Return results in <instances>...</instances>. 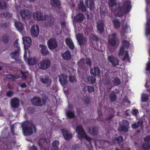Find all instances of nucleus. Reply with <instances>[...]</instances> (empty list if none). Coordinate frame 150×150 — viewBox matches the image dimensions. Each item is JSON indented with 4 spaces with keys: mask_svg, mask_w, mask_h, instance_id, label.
Instances as JSON below:
<instances>
[{
    "mask_svg": "<svg viewBox=\"0 0 150 150\" xmlns=\"http://www.w3.org/2000/svg\"><path fill=\"white\" fill-rule=\"evenodd\" d=\"M129 43L127 41L124 40L122 41V45L121 47H122L124 48L128 49L130 46Z\"/></svg>",
    "mask_w": 150,
    "mask_h": 150,
    "instance_id": "obj_38",
    "label": "nucleus"
},
{
    "mask_svg": "<svg viewBox=\"0 0 150 150\" xmlns=\"http://www.w3.org/2000/svg\"><path fill=\"white\" fill-rule=\"evenodd\" d=\"M112 22L116 28H119L120 27V23L117 19L112 20Z\"/></svg>",
    "mask_w": 150,
    "mask_h": 150,
    "instance_id": "obj_37",
    "label": "nucleus"
},
{
    "mask_svg": "<svg viewBox=\"0 0 150 150\" xmlns=\"http://www.w3.org/2000/svg\"><path fill=\"white\" fill-rule=\"evenodd\" d=\"M84 18L83 15L81 13H79L74 17V21L78 23H81L83 21Z\"/></svg>",
    "mask_w": 150,
    "mask_h": 150,
    "instance_id": "obj_19",
    "label": "nucleus"
},
{
    "mask_svg": "<svg viewBox=\"0 0 150 150\" xmlns=\"http://www.w3.org/2000/svg\"><path fill=\"white\" fill-rule=\"evenodd\" d=\"M76 130V132H78V134L81 136V138L82 139L84 138L87 141L91 142V138L88 137L85 133L81 125L77 126Z\"/></svg>",
    "mask_w": 150,
    "mask_h": 150,
    "instance_id": "obj_4",
    "label": "nucleus"
},
{
    "mask_svg": "<svg viewBox=\"0 0 150 150\" xmlns=\"http://www.w3.org/2000/svg\"><path fill=\"white\" fill-rule=\"evenodd\" d=\"M143 124V122L142 121H139L137 123H135L133 124L132 127V128L136 129L139 126H142Z\"/></svg>",
    "mask_w": 150,
    "mask_h": 150,
    "instance_id": "obj_44",
    "label": "nucleus"
},
{
    "mask_svg": "<svg viewBox=\"0 0 150 150\" xmlns=\"http://www.w3.org/2000/svg\"><path fill=\"white\" fill-rule=\"evenodd\" d=\"M125 49L122 47H121L119 52L118 53V55L119 56L123 55L125 53Z\"/></svg>",
    "mask_w": 150,
    "mask_h": 150,
    "instance_id": "obj_49",
    "label": "nucleus"
},
{
    "mask_svg": "<svg viewBox=\"0 0 150 150\" xmlns=\"http://www.w3.org/2000/svg\"><path fill=\"white\" fill-rule=\"evenodd\" d=\"M146 35H150V20L147 21L146 30Z\"/></svg>",
    "mask_w": 150,
    "mask_h": 150,
    "instance_id": "obj_42",
    "label": "nucleus"
},
{
    "mask_svg": "<svg viewBox=\"0 0 150 150\" xmlns=\"http://www.w3.org/2000/svg\"><path fill=\"white\" fill-rule=\"evenodd\" d=\"M59 142L57 140H55L53 142L52 144V150H59L58 145H59Z\"/></svg>",
    "mask_w": 150,
    "mask_h": 150,
    "instance_id": "obj_32",
    "label": "nucleus"
},
{
    "mask_svg": "<svg viewBox=\"0 0 150 150\" xmlns=\"http://www.w3.org/2000/svg\"><path fill=\"white\" fill-rule=\"evenodd\" d=\"M112 82L116 86L119 85L121 83L120 79L117 77L114 79V80L112 81Z\"/></svg>",
    "mask_w": 150,
    "mask_h": 150,
    "instance_id": "obj_45",
    "label": "nucleus"
},
{
    "mask_svg": "<svg viewBox=\"0 0 150 150\" xmlns=\"http://www.w3.org/2000/svg\"><path fill=\"white\" fill-rule=\"evenodd\" d=\"M117 36V34L116 33L108 35V43L109 45L115 48L117 47L118 39Z\"/></svg>",
    "mask_w": 150,
    "mask_h": 150,
    "instance_id": "obj_3",
    "label": "nucleus"
},
{
    "mask_svg": "<svg viewBox=\"0 0 150 150\" xmlns=\"http://www.w3.org/2000/svg\"><path fill=\"white\" fill-rule=\"evenodd\" d=\"M28 112L30 114H33L35 110V108L33 107H29L27 108Z\"/></svg>",
    "mask_w": 150,
    "mask_h": 150,
    "instance_id": "obj_51",
    "label": "nucleus"
},
{
    "mask_svg": "<svg viewBox=\"0 0 150 150\" xmlns=\"http://www.w3.org/2000/svg\"><path fill=\"white\" fill-rule=\"evenodd\" d=\"M83 101L85 104L87 105L89 104L90 103V99L89 97L87 96L84 98L83 100Z\"/></svg>",
    "mask_w": 150,
    "mask_h": 150,
    "instance_id": "obj_55",
    "label": "nucleus"
},
{
    "mask_svg": "<svg viewBox=\"0 0 150 150\" xmlns=\"http://www.w3.org/2000/svg\"><path fill=\"white\" fill-rule=\"evenodd\" d=\"M110 98L111 101L114 102L117 98V96L114 93H112L110 95Z\"/></svg>",
    "mask_w": 150,
    "mask_h": 150,
    "instance_id": "obj_46",
    "label": "nucleus"
},
{
    "mask_svg": "<svg viewBox=\"0 0 150 150\" xmlns=\"http://www.w3.org/2000/svg\"><path fill=\"white\" fill-rule=\"evenodd\" d=\"M22 38L23 44L24 45L25 51H26L27 52H28L29 55H30L31 52L29 50H28V49L31 45L32 40L31 38L28 37H23Z\"/></svg>",
    "mask_w": 150,
    "mask_h": 150,
    "instance_id": "obj_6",
    "label": "nucleus"
},
{
    "mask_svg": "<svg viewBox=\"0 0 150 150\" xmlns=\"http://www.w3.org/2000/svg\"><path fill=\"white\" fill-rule=\"evenodd\" d=\"M32 104L36 106H42L43 104L42 103L41 98L39 97L35 96L31 100Z\"/></svg>",
    "mask_w": 150,
    "mask_h": 150,
    "instance_id": "obj_11",
    "label": "nucleus"
},
{
    "mask_svg": "<svg viewBox=\"0 0 150 150\" xmlns=\"http://www.w3.org/2000/svg\"><path fill=\"white\" fill-rule=\"evenodd\" d=\"M40 81L43 84L45 85L47 87L50 86L52 84V81L48 77L40 78Z\"/></svg>",
    "mask_w": 150,
    "mask_h": 150,
    "instance_id": "obj_14",
    "label": "nucleus"
},
{
    "mask_svg": "<svg viewBox=\"0 0 150 150\" xmlns=\"http://www.w3.org/2000/svg\"><path fill=\"white\" fill-rule=\"evenodd\" d=\"M87 89L88 92L90 93L93 92L94 91V87L92 86H87Z\"/></svg>",
    "mask_w": 150,
    "mask_h": 150,
    "instance_id": "obj_50",
    "label": "nucleus"
},
{
    "mask_svg": "<svg viewBox=\"0 0 150 150\" xmlns=\"http://www.w3.org/2000/svg\"><path fill=\"white\" fill-rule=\"evenodd\" d=\"M90 73L94 76H98L100 74V69L97 67H94L91 70Z\"/></svg>",
    "mask_w": 150,
    "mask_h": 150,
    "instance_id": "obj_27",
    "label": "nucleus"
},
{
    "mask_svg": "<svg viewBox=\"0 0 150 150\" xmlns=\"http://www.w3.org/2000/svg\"><path fill=\"white\" fill-rule=\"evenodd\" d=\"M85 3L87 7L91 10L95 7V4L93 0H86Z\"/></svg>",
    "mask_w": 150,
    "mask_h": 150,
    "instance_id": "obj_21",
    "label": "nucleus"
},
{
    "mask_svg": "<svg viewBox=\"0 0 150 150\" xmlns=\"http://www.w3.org/2000/svg\"><path fill=\"white\" fill-rule=\"evenodd\" d=\"M79 8L83 11H86V8L84 6L83 2V1L80 2L79 5Z\"/></svg>",
    "mask_w": 150,
    "mask_h": 150,
    "instance_id": "obj_41",
    "label": "nucleus"
},
{
    "mask_svg": "<svg viewBox=\"0 0 150 150\" xmlns=\"http://www.w3.org/2000/svg\"><path fill=\"white\" fill-rule=\"evenodd\" d=\"M92 39L95 42H98L99 41L98 38L96 36L94 35H93Z\"/></svg>",
    "mask_w": 150,
    "mask_h": 150,
    "instance_id": "obj_63",
    "label": "nucleus"
},
{
    "mask_svg": "<svg viewBox=\"0 0 150 150\" xmlns=\"http://www.w3.org/2000/svg\"><path fill=\"white\" fill-rule=\"evenodd\" d=\"M51 64V61L48 59H45L41 61L38 64L39 68L45 70L50 67Z\"/></svg>",
    "mask_w": 150,
    "mask_h": 150,
    "instance_id": "obj_5",
    "label": "nucleus"
},
{
    "mask_svg": "<svg viewBox=\"0 0 150 150\" xmlns=\"http://www.w3.org/2000/svg\"><path fill=\"white\" fill-rule=\"evenodd\" d=\"M128 130V128L127 127H124L121 125L118 129V130L119 132H127Z\"/></svg>",
    "mask_w": 150,
    "mask_h": 150,
    "instance_id": "obj_43",
    "label": "nucleus"
},
{
    "mask_svg": "<svg viewBox=\"0 0 150 150\" xmlns=\"http://www.w3.org/2000/svg\"><path fill=\"white\" fill-rule=\"evenodd\" d=\"M27 52L26 51L24 52V59L27 64L30 65H33L37 64L38 62V59L35 57L29 58L28 59L27 57Z\"/></svg>",
    "mask_w": 150,
    "mask_h": 150,
    "instance_id": "obj_9",
    "label": "nucleus"
},
{
    "mask_svg": "<svg viewBox=\"0 0 150 150\" xmlns=\"http://www.w3.org/2000/svg\"><path fill=\"white\" fill-rule=\"evenodd\" d=\"M20 73L22 75L21 78L23 80H25L27 79L29 75V73L28 71H22V70L20 71Z\"/></svg>",
    "mask_w": 150,
    "mask_h": 150,
    "instance_id": "obj_34",
    "label": "nucleus"
},
{
    "mask_svg": "<svg viewBox=\"0 0 150 150\" xmlns=\"http://www.w3.org/2000/svg\"><path fill=\"white\" fill-rule=\"evenodd\" d=\"M63 58L66 60H69L71 57V54L69 51H66L62 54Z\"/></svg>",
    "mask_w": 150,
    "mask_h": 150,
    "instance_id": "obj_28",
    "label": "nucleus"
},
{
    "mask_svg": "<svg viewBox=\"0 0 150 150\" xmlns=\"http://www.w3.org/2000/svg\"><path fill=\"white\" fill-rule=\"evenodd\" d=\"M88 132L92 135L95 136L98 134V130L96 127H89L88 128Z\"/></svg>",
    "mask_w": 150,
    "mask_h": 150,
    "instance_id": "obj_26",
    "label": "nucleus"
},
{
    "mask_svg": "<svg viewBox=\"0 0 150 150\" xmlns=\"http://www.w3.org/2000/svg\"><path fill=\"white\" fill-rule=\"evenodd\" d=\"M47 144V142L45 138H43L40 139L38 142V144L41 150H46V148L44 147L45 143Z\"/></svg>",
    "mask_w": 150,
    "mask_h": 150,
    "instance_id": "obj_18",
    "label": "nucleus"
},
{
    "mask_svg": "<svg viewBox=\"0 0 150 150\" xmlns=\"http://www.w3.org/2000/svg\"><path fill=\"white\" fill-rule=\"evenodd\" d=\"M117 0H108V5L109 7L112 8L117 4Z\"/></svg>",
    "mask_w": 150,
    "mask_h": 150,
    "instance_id": "obj_39",
    "label": "nucleus"
},
{
    "mask_svg": "<svg viewBox=\"0 0 150 150\" xmlns=\"http://www.w3.org/2000/svg\"><path fill=\"white\" fill-rule=\"evenodd\" d=\"M22 127L24 134L26 136H29L31 135L33 132L34 129L35 133L36 129L35 125L32 122L29 121L24 122L22 125Z\"/></svg>",
    "mask_w": 150,
    "mask_h": 150,
    "instance_id": "obj_2",
    "label": "nucleus"
},
{
    "mask_svg": "<svg viewBox=\"0 0 150 150\" xmlns=\"http://www.w3.org/2000/svg\"><path fill=\"white\" fill-rule=\"evenodd\" d=\"M47 45L49 48L50 49H54L57 47V44L56 40L51 38L47 42Z\"/></svg>",
    "mask_w": 150,
    "mask_h": 150,
    "instance_id": "obj_13",
    "label": "nucleus"
},
{
    "mask_svg": "<svg viewBox=\"0 0 150 150\" xmlns=\"http://www.w3.org/2000/svg\"><path fill=\"white\" fill-rule=\"evenodd\" d=\"M104 24L102 21H99L97 23V28L100 34L102 33L104 30Z\"/></svg>",
    "mask_w": 150,
    "mask_h": 150,
    "instance_id": "obj_20",
    "label": "nucleus"
},
{
    "mask_svg": "<svg viewBox=\"0 0 150 150\" xmlns=\"http://www.w3.org/2000/svg\"><path fill=\"white\" fill-rule=\"evenodd\" d=\"M59 81L60 83L63 85L66 84L67 82V76L64 74H62L59 75Z\"/></svg>",
    "mask_w": 150,
    "mask_h": 150,
    "instance_id": "obj_17",
    "label": "nucleus"
},
{
    "mask_svg": "<svg viewBox=\"0 0 150 150\" xmlns=\"http://www.w3.org/2000/svg\"><path fill=\"white\" fill-rule=\"evenodd\" d=\"M77 39L80 45H84L86 41V38L81 35H79L77 36Z\"/></svg>",
    "mask_w": 150,
    "mask_h": 150,
    "instance_id": "obj_30",
    "label": "nucleus"
},
{
    "mask_svg": "<svg viewBox=\"0 0 150 150\" xmlns=\"http://www.w3.org/2000/svg\"><path fill=\"white\" fill-rule=\"evenodd\" d=\"M131 9V1L129 0L126 1L122 6H119L116 10L117 16L121 17L123 13L127 14L129 12Z\"/></svg>",
    "mask_w": 150,
    "mask_h": 150,
    "instance_id": "obj_1",
    "label": "nucleus"
},
{
    "mask_svg": "<svg viewBox=\"0 0 150 150\" xmlns=\"http://www.w3.org/2000/svg\"><path fill=\"white\" fill-rule=\"evenodd\" d=\"M18 40L17 39L13 44L14 47L17 48V50L16 51L13 52L10 54L11 57L16 61H19V46L18 45Z\"/></svg>",
    "mask_w": 150,
    "mask_h": 150,
    "instance_id": "obj_8",
    "label": "nucleus"
},
{
    "mask_svg": "<svg viewBox=\"0 0 150 150\" xmlns=\"http://www.w3.org/2000/svg\"><path fill=\"white\" fill-rule=\"evenodd\" d=\"M80 148V146L79 144H75L72 145L71 149L72 150H77Z\"/></svg>",
    "mask_w": 150,
    "mask_h": 150,
    "instance_id": "obj_54",
    "label": "nucleus"
},
{
    "mask_svg": "<svg viewBox=\"0 0 150 150\" xmlns=\"http://www.w3.org/2000/svg\"><path fill=\"white\" fill-rule=\"evenodd\" d=\"M88 81L90 83L93 84L95 82L96 78L95 76H88L87 77Z\"/></svg>",
    "mask_w": 150,
    "mask_h": 150,
    "instance_id": "obj_40",
    "label": "nucleus"
},
{
    "mask_svg": "<svg viewBox=\"0 0 150 150\" xmlns=\"http://www.w3.org/2000/svg\"><path fill=\"white\" fill-rule=\"evenodd\" d=\"M11 107L13 108H18L19 106V99L16 98H13L11 100Z\"/></svg>",
    "mask_w": 150,
    "mask_h": 150,
    "instance_id": "obj_23",
    "label": "nucleus"
},
{
    "mask_svg": "<svg viewBox=\"0 0 150 150\" xmlns=\"http://www.w3.org/2000/svg\"><path fill=\"white\" fill-rule=\"evenodd\" d=\"M13 91H9L6 93V96L8 97H10L13 96Z\"/></svg>",
    "mask_w": 150,
    "mask_h": 150,
    "instance_id": "obj_60",
    "label": "nucleus"
},
{
    "mask_svg": "<svg viewBox=\"0 0 150 150\" xmlns=\"http://www.w3.org/2000/svg\"><path fill=\"white\" fill-rule=\"evenodd\" d=\"M122 124V125H121L122 126L128 127L129 123L127 120H124L123 121Z\"/></svg>",
    "mask_w": 150,
    "mask_h": 150,
    "instance_id": "obj_58",
    "label": "nucleus"
},
{
    "mask_svg": "<svg viewBox=\"0 0 150 150\" xmlns=\"http://www.w3.org/2000/svg\"><path fill=\"white\" fill-rule=\"evenodd\" d=\"M66 116L69 118H73L75 117V115L74 111H67L66 112Z\"/></svg>",
    "mask_w": 150,
    "mask_h": 150,
    "instance_id": "obj_35",
    "label": "nucleus"
},
{
    "mask_svg": "<svg viewBox=\"0 0 150 150\" xmlns=\"http://www.w3.org/2000/svg\"><path fill=\"white\" fill-rule=\"evenodd\" d=\"M7 8V6L6 3L0 1V9H6Z\"/></svg>",
    "mask_w": 150,
    "mask_h": 150,
    "instance_id": "obj_52",
    "label": "nucleus"
},
{
    "mask_svg": "<svg viewBox=\"0 0 150 150\" xmlns=\"http://www.w3.org/2000/svg\"><path fill=\"white\" fill-rule=\"evenodd\" d=\"M1 39L3 42L7 43L8 41L9 38L8 36L5 35L2 37Z\"/></svg>",
    "mask_w": 150,
    "mask_h": 150,
    "instance_id": "obj_56",
    "label": "nucleus"
},
{
    "mask_svg": "<svg viewBox=\"0 0 150 150\" xmlns=\"http://www.w3.org/2000/svg\"><path fill=\"white\" fill-rule=\"evenodd\" d=\"M146 70L149 71L150 74V62H149L147 64Z\"/></svg>",
    "mask_w": 150,
    "mask_h": 150,
    "instance_id": "obj_64",
    "label": "nucleus"
},
{
    "mask_svg": "<svg viewBox=\"0 0 150 150\" xmlns=\"http://www.w3.org/2000/svg\"><path fill=\"white\" fill-rule=\"evenodd\" d=\"M149 99L148 96L145 93L142 94V102L147 101Z\"/></svg>",
    "mask_w": 150,
    "mask_h": 150,
    "instance_id": "obj_47",
    "label": "nucleus"
},
{
    "mask_svg": "<svg viewBox=\"0 0 150 150\" xmlns=\"http://www.w3.org/2000/svg\"><path fill=\"white\" fill-rule=\"evenodd\" d=\"M144 140L145 142L149 143L150 142V135H148L145 137Z\"/></svg>",
    "mask_w": 150,
    "mask_h": 150,
    "instance_id": "obj_61",
    "label": "nucleus"
},
{
    "mask_svg": "<svg viewBox=\"0 0 150 150\" xmlns=\"http://www.w3.org/2000/svg\"><path fill=\"white\" fill-rule=\"evenodd\" d=\"M50 4L52 6L58 8H61V3L59 0H50Z\"/></svg>",
    "mask_w": 150,
    "mask_h": 150,
    "instance_id": "obj_24",
    "label": "nucleus"
},
{
    "mask_svg": "<svg viewBox=\"0 0 150 150\" xmlns=\"http://www.w3.org/2000/svg\"><path fill=\"white\" fill-rule=\"evenodd\" d=\"M47 15H44V14L40 12H34L33 13V18L38 21H44L46 19Z\"/></svg>",
    "mask_w": 150,
    "mask_h": 150,
    "instance_id": "obj_7",
    "label": "nucleus"
},
{
    "mask_svg": "<svg viewBox=\"0 0 150 150\" xmlns=\"http://www.w3.org/2000/svg\"><path fill=\"white\" fill-rule=\"evenodd\" d=\"M129 57V52L127 50L125 51V54L124 57L122 58V60L124 61L126 59H128Z\"/></svg>",
    "mask_w": 150,
    "mask_h": 150,
    "instance_id": "obj_57",
    "label": "nucleus"
},
{
    "mask_svg": "<svg viewBox=\"0 0 150 150\" xmlns=\"http://www.w3.org/2000/svg\"><path fill=\"white\" fill-rule=\"evenodd\" d=\"M142 148L145 150H148L150 149V144L148 143H144L142 145Z\"/></svg>",
    "mask_w": 150,
    "mask_h": 150,
    "instance_id": "obj_48",
    "label": "nucleus"
},
{
    "mask_svg": "<svg viewBox=\"0 0 150 150\" xmlns=\"http://www.w3.org/2000/svg\"><path fill=\"white\" fill-rule=\"evenodd\" d=\"M107 59L108 61L111 64L112 67H115L119 65V59L113 55L108 56Z\"/></svg>",
    "mask_w": 150,
    "mask_h": 150,
    "instance_id": "obj_10",
    "label": "nucleus"
},
{
    "mask_svg": "<svg viewBox=\"0 0 150 150\" xmlns=\"http://www.w3.org/2000/svg\"><path fill=\"white\" fill-rule=\"evenodd\" d=\"M39 29L37 25H33L31 28V33L33 37H37L39 33Z\"/></svg>",
    "mask_w": 150,
    "mask_h": 150,
    "instance_id": "obj_12",
    "label": "nucleus"
},
{
    "mask_svg": "<svg viewBox=\"0 0 150 150\" xmlns=\"http://www.w3.org/2000/svg\"><path fill=\"white\" fill-rule=\"evenodd\" d=\"M110 74L109 72H107L105 75L103 83L105 85L109 86L111 84V77Z\"/></svg>",
    "mask_w": 150,
    "mask_h": 150,
    "instance_id": "obj_15",
    "label": "nucleus"
},
{
    "mask_svg": "<svg viewBox=\"0 0 150 150\" xmlns=\"http://www.w3.org/2000/svg\"><path fill=\"white\" fill-rule=\"evenodd\" d=\"M79 62L82 63L83 64H86L90 66H91V60L88 58L82 59L80 60Z\"/></svg>",
    "mask_w": 150,
    "mask_h": 150,
    "instance_id": "obj_31",
    "label": "nucleus"
},
{
    "mask_svg": "<svg viewBox=\"0 0 150 150\" xmlns=\"http://www.w3.org/2000/svg\"><path fill=\"white\" fill-rule=\"evenodd\" d=\"M69 80L70 82L72 83L76 82L77 81V80L75 77L71 75L69 76Z\"/></svg>",
    "mask_w": 150,
    "mask_h": 150,
    "instance_id": "obj_53",
    "label": "nucleus"
},
{
    "mask_svg": "<svg viewBox=\"0 0 150 150\" xmlns=\"http://www.w3.org/2000/svg\"><path fill=\"white\" fill-rule=\"evenodd\" d=\"M39 46L41 48L40 51L41 54L45 56L49 54V51L46 46L42 44H40Z\"/></svg>",
    "mask_w": 150,
    "mask_h": 150,
    "instance_id": "obj_22",
    "label": "nucleus"
},
{
    "mask_svg": "<svg viewBox=\"0 0 150 150\" xmlns=\"http://www.w3.org/2000/svg\"><path fill=\"white\" fill-rule=\"evenodd\" d=\"M138 112V110L137 109H133L132 111V115L134 116L136 115Z\"/></svg>",
    "mask_w": 150,
    "mask_h": 150,
    "instance_id": "obj_62",
    "label": "nucleus"
},
{
    "mask_svg": "<svg viewBox=\"0 0 150 150\" xmlns=\"http://www.w3.org/2000/svg\"><path fill=\"white\" fill-rule=\"evenodd\" d=\"M98 116L97 118V119L99 121H101L100 120V118L103 115L102 111L99 110L98 111Z\"/></svg>",
    "mask_w": 150,
    "mask_h": 150,
    "instance_id": "obj_59",
    "label": "nucleus"
},
{
    "mask_svg": "<svg viewBox=\"0 0 150 150\" xmlns=\"http://www.w3.org/2000/svg\"><path fill=\"white\" fill-rule=\"evenodd\" d=\"M0 16L1 18L6 17L10 18L12 17V14L9 12H4L0 14Z\"/></svg>",
    "mask_w": 150,
    "mask_h": 150,
    "instance_id": "obj_36",
    "label": "nucleus"
},
{
    "mask_svg": "<svg viewBox=\"0 0 150 150\" xmlns=\"http://www.w3.org/2000/svg\"><path fill=\"white\" fill-rule=\"evenodd\" d=\"M66 44L71 49H74V46L71 40L69 38H67L65 40Z\"/></svg>",
    "mask_w": 150,
    "mask_h": 150,
    "instance_id": "obj_29",
    "label": "nucleus"
},
{
    "mask_svg": "<svg viewBox=\"0 0 150 150\" xmlns=\"http://www.w3.org/2000/svg\"><path fill=\"white\" fill-rule=\"evenodd\" d=\"M123 137L122 136H120L117 137H116L115 139H112V142L114 144H115L116 142H117V144H120L123 141Z\"/></svg>",
    "mask_w": 150,
    "mask_h": 150,
    "instance_id": "obj_33",
    "label": "nucleus"
},
{
    "mask_svg": "<svg viewBox=\"0 0 150 150\" xmlns=\"http://www.w3.org/2000/svg\"><path fill=\"white\" fill-rule=\"evenodd\" d=\"M20 14L22 18L24 19L28 18L30 16L29 11L27 10H23L20 11Z\"/></svg>",
    "mask_w": 150,
    "mask_h": 150,
    "instance_id": "obj_25",
    "label": "nucleus"
},
{
    "mask_svg": "<svg viewBox=\"0 0 150 150\" xmlns=\"http://www.w3.org/2000/svg\"><path fill=\"white\" fill-rule=\"evenodd\" d=\"M61 132L66 140H69L72 137V134L69 131L65 129L61 130Z\"/></svg>",
    "mask_w": 150,
    "mask_h": 150,
    "instance_id": "obj_16",
    "label": "nucleus"
}]
</instances>
